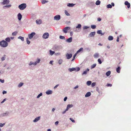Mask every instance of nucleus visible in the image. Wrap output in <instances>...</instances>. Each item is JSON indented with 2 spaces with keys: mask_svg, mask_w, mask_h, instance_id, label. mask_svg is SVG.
I'll return each instance as SVG.
<instances>
[{
  "mask_svg": "<svg viewBox=\"0 0 131 131\" xmlns=\"http://www.w3.org/2000/svg\"><path fill=\"white\" fill-rule=\"evenodd\" d=\"M4 57H2L1 58V60L2 61H3L5 60V57L6 56V55H4Z\"/></svg>",
  "mask_w": 131,
  "mask_h": 131,
  "instance_id": "obj_33",
  "label": "nucleus"
},
{
  "mask_svg": "<svg viewBox=\"0 0 131 131\" xmlns=\"http://www.w3.org/2000/svg\"><path fill=\"white\" fill-rule=\"evenodd\" d=\"M50 54L52 55L54 53V52L53 51H52L51 50H50Z\"/></svg>",
  "mask_w": 131,
  "mask_h": 131,
  "instance_id": "obj_34",
  "label": "nucleus"
},
{
  "mask_svg": "<svg viewBox=\"0 0 131 131\" xmlns=\"http://www.w3.org/2000/svg\"><path fill=\"white\" fill-rule=\"evenodd\" d=\"M74 5V4L73 3H68L67 4V6H68L69 7H72Z\"/></svg>",
  "mask_w": 131,
  "mask_h": 131,
  "instance_id": "obj_21",
  "label": "nucleus"
},
{
  "mask_svg": "<svg viewBox=\"0 0 131 131\" xmlns=\"http://www.w3.org/2000/svg\"><path fill=\"white\" fill-rule=\"evenodd\" d=\"M97 33L99 34H101L102 35H103V34L101 30H99L97 31Z\"/></svg>",
  "mask_w": 131,
  "mask_h": 131,
  "instance_id": "obj_23",
  "label": "nucleus"
},
{
  "mask_svg": "<svg viewBox=\"0 0 131 131\" xmlns=\"http://www.w3.org/2000/svg\"><path fill=\"white\" fill-rule=\"evenodd\" d=\"M67 99V97H65L64 99V101H65Z\"/></svg>",
  "mask_w": 131,
  "mask_h": 131,
  "instance_id": "obj_59",
  "label": "nucleus"
},
{
  "mask_svg": "<svg viewBox=\"0 0 131 131\" xmlns=\"http://www.w3.org/2000/svg\"><path fill=\"white\" fill-rule=\"evenodd\" d=\"M96 66V63L94 64L93 65H92L91 67V69H92L94 68H95Z\"/></svg>",
  "mask_w": 131,
  "mask_h": 131,
  "instance_id": "obj_29",
  "label": "nucleus"
},
{
  "mask_svg": "<svg viewBox=\"0 0 131 131\" xmlns=\"http://www.w3.org/2000/svg\"><path fill=\"white\" fill-rule=\"evenodd\" d=\"M95 85H96V83L93 82L92 83L91 86L92 87H93L94 86H95Z\"/></svg>",
  "mask_w": 131,
  "mask_h": 131,
  "instance_id": "obj_45",
  "label": "nucleus"
},
{
  "mask_svg": "<svg viewBox=\"0 0 131 131\" xmlns=\"http://www.w3.org/2000/svg\"><path fill=\"white\" fill-rule=\"evenodd\" d=\"M125 4L127 6V7L129 8L130 7V4L128 1H126L125 2Z\"/></svg>",
  "mask_w": 131,
  "mask_h": 131,
  "instance_id": "obj_11",
  "label": "nucleus"
},
{
  "mask_svg": "<svg viewBox=\"0 0 131 131\" xmlns=\"http://www.w3.org/2000/svg\"><path fill=\"white\" fill-rule=\"evenodd\" d=\"M120 69H121V68L119 66L118 67V68H116V71L118 73H120Z\"/></svg>",
  "mask_w": 131,
  "mask_h": 131,
  "instance_id": "obj_20",
  "label": "nucleus"
},
{
  "mask_svg": "<svg viewBox=\"0 0 131 131\" xmlns=\"http://www.w3.org/2000/svg\"><path fill=\"white\" fill-rule=\"evenodd\" d=\"M89 71V69H87L86 70H85V71H84L82 73V75H83L84 74H87V72Z\"/></svg>",
  "mask_w": 131,
  "mask_h": 131,
  "instance_id": "obj_17",
  "label": "nucleus"
},
{
  "mask_svg": "<svg viewBox=\"0 0 131 131\" xmlns=\"http://www.w3.org/2000/svg\"><path fill=\"white\" fill-rule=\"evenodd\" d=\"M60 15H57L54 17V19L56 20H59L60 19Z\"/></svg>",
  "mask_w": 131,
  "mask_h": 131,
  "instance_id": "obj_8",
  "label": "nucleus"
},
{
  "mask_svg": "<svg viewBox=\"0 0 131 131\" xmlns=\"http://www.w3.org/2000/svg\"><path fill=\"white\" fill-rule=\"evenodd\" d=\"M40 116L36 118L33 121L34 122H37L40 119Z\"/></svg>",
  "mask_w": 131,
  "mask_h": 131,
  "instance_id": "obj_14",
  "label": "nucleus"
},
{
  "mask_svg": "<svg viewBox=\"0 0 131 131\" xmlns=\"http://www.w3.org/2000/svg\"><path fill=\"white\" fill-rule=\"evenodd\" d=\"M59 38L60 39H65V37L62 36H59Z\"/></svg>",
  "mask_w": 131,
  "mask_h": 131,
  "instance_id": "obj_37",
  "label": "nucleus"
},
{
  "mask_svg": "<svg viewBox=\"0 0 131 131\" xmlns=\"http://www.w3.org/2000/svg\"><path fill=\"white\" fill-rule=\"evenodd\" d=\"M53 62V61H50L49 63H50V64H52V62Z\"/></svg>",
  "mask_w": 131,
  "mask_h": 131,
  "instance_id": "obj_64",
  "label": "nucleus"
},
{
  "mask_svg": "<svg viewBox=\"0 0 131 131\" xmlns=\"http://www.w3.org/2000/svg\"><path fill=\"white\" fill-rule=\"evenodd\" d=\"M62 62V59H60L58 61V63L60 64H61Z\"/></svg>",
  "mask_w": 131,
  "mask_h": 131,
  "instance_id": "obj_36",
  "label": "nucleus"
},
{
  "mask_svg": "<svg viewBox=\"0 0 131 131\" xmlns=\"http://www.w3.org/2000/svg\"><path fill=\"white\" fill-rule=\"evenodd\" d=\"M6 99H4V100L1 102V103H4V102L6 100Z\"/></svg>",
  "mask_w": 131,
  "mask_h": 131,
  "instance_id": "obj_60",
  "label": "nucleus"
},
{
  "mask_svg": "<svg viewBox=\"0 0 131 131\" xmlns=\"http://www.w3.org/2000/svg\"><path fill=\"white\" fill-rule=\"evenodd\" d=\"M36 22L37 24H40L42 23V21L40 20H37Z\"/></svg>",
  "mask_w": 131,
  "mask_h": 131,
  "instance_id": "obj_18",
  "label": "nucleus"
},
{
  "mask_svg": "<svg viewBox=\"0 0 131 131\" xmlns=\"http://www.w3.org/2000/svg\"><path fill=\"white\" fill-rule=\"evenodd\" d=\"M18 38L20 39L23 41H24V37H23L19 36L18 37Z\"/></svg>",
  "mask_w": 131,
  "mask_h": 131,
  "instance_id": "obj_38",
  "label": "nucleus"
},
{
  "mask_svg": "<svg viewBox=\"0 0 131 131\" xmlns=\"http://www.w3.org/2000/svg\"><path fill=\"white\" fill-rule=\"evenodd\" d=\"M36 34L35 32H32L31 34L28 35V37L29 39H31Z\"/></svg>",
  "mask_w": 131,
  "mask_h": 131,
  "instance_id": "obj_6",
  "label": "nucleus"
},
{
  "mask_svg": "<svg viewBox=\"0 0 131 131\" xmlns=\"http://www.w3.org/2000/svg\"><path fill=\"white\" fill-rule=\"evenodd\" d=\"M5 125V124H2L1 123H0V126L1 127H3Z\"/></svg>",
  "mask_w": 131,
  "mask_h": 131,
  "instance_id": "obj_52",
  "label": "nucleus"
},
{
  "mask_svg": "<svg viewBox=\"0 0 131 131\" xmlns=\"http://www.w3.org/2000/svg\"><path fill=\"white\" fill-rule=\"evenodd\" d=\"M17 33V32L16 31H15L12 33V35L13 36H15Z\"/></svg>",
  "mask_w": 131,
  "mask_h": 131,
  "instance_id": "obj_42",
  "label": "nucleus"
},
{
  "mask_svg": "<svg viewBox=\"0 0 131 131\" xmlns=\"http://www.w3.org/2000/svg\"><path fill=\"white\" fill-rule=\"evenodd\" d=\"M5 40L7 42H9L10 41V39L9 37H7L5 39Z\"/></svg>",
  "mask_w": 131,
  "mask_h": 131,
  "instance_id": "obj_27",
  "label": "nucleus"
},
{
  "mask_svg": "<svg viewBox=\"0 0 131 131\" xmlns=\"http://www.w3.org/2000/svg\"><path fill=\"white\" fill-rule=\"evenodd\" d=\"M59 123V122L58 121H56L55 122V125H58Z\"/></svg>",
  "mask_w": 131,
  "mask_h": 131,
  "instance_id": "obj_57",
  "label": "nucleus"
},
{
  "mask_svg": "<svg viewBox=\"0 0 131 131\" xmlns=\"http://www.w3.org/2000/svg\"><path fill=\"white\" fill-rule=\"evenodd\" d=\"M100 1L98 0L96 2V4L97 5H99L100 4Z\"/></svg>",
  "mask_w": 131,
  "mask_h": 131,
  "instance_id": "obj_32",
  "label": "nucleus"
},
{
  "mask_svg": "<svg viewBox=\"0 0 131 131\" xmlns=\"http://www.w3.org/2000/svg\"><path fill=\"white\" fill-rule=\"evenodd\" d=\"M73 106V105L72 104H68L67 106L66 110H68V109L70 107H71Z\"/></svg>",
  "mask_w": 131,
  "mask_h": 131,
  "instance_id": "obj_13",
  "label": "nucleus"
},
{
  "mask_svg": "<svg viewBox=\"0 0 131 131\" xmlns=\"http://www.w3.org/2000/svg\"><path fill=\"white\" fill-rule=\"evenodd\" d=\"M91 95V93L90 92H88L85 95V96L86 97H88L90 96Z\"/></svg>",
  "mask_w": 131,
  "mask_h": 131,
  "instance_id": "obj_19",
  "label": "nucleus"
},
{
  "mask_svg": "<svg viewBox=\"0 0 131 131\" xmlns=\"http://www.w3.org/2000/svg\"><path fill=\"white\" fill-rule=\"evenodd\" d=\"M69 70L70 72H71L74 71H75L76 70V68H70L69 69Z\"/></svg>",
  "mask_w": 131,
  "mask_h": 131,
  "instance_id": "obj_24",
  "label": "nucleus"
},
{
  "mask_svg": "<svg viewBox=\"0 0 131 131\" xmlns=\"http://www.w3.org/2000/svg\"><path fill=\"white\" fill-rule=\"evenodd\" d=\"M49 35L48 33L46 32L43 34L42 37L43 38L47 39L49 37Z\"/></svg>",
  "mask_w": 131,
  "mask_h": 131,
  "instance_id": "obj_5",
  "label": "nucleus"
},
{
  "mask_svg": "<svg viewBox=\"0 0 131 131\" xmlns=\"http://www.w3.org/2000/svg\"><path fill=\"white\" fill-rule=\"evenodd\" d=\"M91 83V81H88L87 82L86 84L88 86L90 85Z\"/></svg>",
  "mask_w": 131,
  "mask_h": 131,
  "instance_id": "obj_28",
  "label": "nucleus"
},
{
  "mask_svg": "<svg viewBox=\"0 0 131 131\" xmlns=\"http://www.w3.org/2000/svg\"><path fill=\"white\" fill-rule=\"evenodd\" d=\"M27 43L29 44L30 43V41H29L28 39V38H27Z\"/></svg>",
  "mask_w": 131,
  "mask_h": 131,
  "instance_id": "obj_49",
  "label": "nucleus"
},
{
  "mask_svg": "<svg viewBox=\"0 0 131 131\" xmlns=\"http://www.w3.org/2000/svg\"><path fill=\"white\" fill-rule=\"evenodd\" d=\"M40 60L39 59H37V61H36V62H35L34 63H33V62H30V63H29V65H31L32 64H34V65H36L37 63H39L40 61Z\"/></svg>",
  "mask_w": 131,
  "mask_h": 131,
  "instance_id": "obj_3",
  "label": "nucleus"
},
{
  "mask_svg": "<svg viewBox=\"0 0 131 131\" xmlns=\"http://www.w3.org/2000/svg\"><path fill=\"white\" fill-rule=\"evenodd\" d=\"M23 84V83H20L18 85V87H20Z\"/></svg>",
  "mask_w": 131,
  "mask_h": 131,
  "instance_id": "obj_41",
  "label": "nucleus"
},
{
  "mask_svg": "<svg viewBox=\"0 0 131 131\" xmlns=\"http://www.w3.org/2000/svg\"><path fill=\"white\" fill-rule=\"evenodd\" d=\"M98 61L100 64H101L102 63V61L100 59H98Z\"/></svg>",
  "mask_w": 131,
  "mask_h": 131,
  "instance_id": "obj_46",
  "label": "nucleus"
},
{
  "mask_svg": "<svg viewBox=\"0 0 131 131\" xmlns=\"http://www.w3.org/2000/svg\"><path fill=\"white\" fill-rule=\"evenodd\" d=\"M116 41L117 42H118L119 41V38L118 36L117 37Z\"/></svg>",
  "mask_w": 131,
  "mask_h": 131,
  "instance_id": "obj_61",
  "label": "nucleus"
},
{
  "mask_svg": "<svg viewBox=\"0 0 131 131\" xmlns=\"http://www.w3.org/2000/svg\"><path fill=\"white\" fill-rule=\"evenodd\" d=\"M0 81L2 83H4V80H2L0 79Z\"/></svg>",
  "mask_w": 131,
  "mask_h": 131,
  "instance_id": "obj_53",
  "label": "nucleus"
},
{
  "mask_svg": "<svg viewBox=\"0 0 131 131\" xmlns=\"http://www.w3.org/2000/svg\"><path fill=\"white\" fill-rule=\"evenodd\" d=\"M95 34V32H91L89 35V37H91L94 36Z\"/></svg>",
  "mask_w": 131,
  "mask_h": 131,
  "instance_id": "obj_7",
  "label": "nucleus"
},
{
  "mask_svg": "<svg viewBox=\"0 0 131 131\" xmlns=\"http://www.w3.org/2000/svg\"><path fill=\"white\" fill-rule=\"evenodd\" d=\"M101 19L100 18H98L97 19V20L99 21H100L101 20Z\"/></svg>",
  "mask_w": 131,
  "mask_h": 131,
  "instance_id": "obj_62",
  "label": "nucleus"
},
{
  "mask_svg": "<svg viewBox=\"0 0 131 131\" xmlns=\"http://www.w3.org/2000/svg\"><path fill=\"white\" fill-rule=\"evenodd\" d=\"M66 41L67 42H71L72 41V37H71L67 39Z\"/></svg>",
  "mask_w": 131,
  "mask_h": 131,
  "instance_id": "obj_12",
  "label": "nucleus"
},
{
  "mask_svg": "<svg viewBox=\"0 0 131 131\" xmlns=\"http://www.w3.org/2000/svg\"><path fill=\"white\" fill-rule=\"evenodd\" d=\"M65 14H66V15L68 16H69L70 15V14L66 10H65Z\"/></svg>",
  "mask_w": 131,
  "mask_h": 131,
  "instance_id": "obj_35",
  "label": "nucleus"
},
{
  "mask_svg": "<svg viewBox=\"0 0 131 131\" xmlns=\"http://www.w3.org/2000/svg\"><path fill=\"white\" fill-rule=\"evenodd\" d=\"M81 27V25L80 24H78L77 26L76 27L77 28H80Z\"/></svg>",
  "mask_w": 131,
  "mask_h": 131,
  "instance_id": "obj_47",
  "label": "nucleus"
},
{
  "mask_svg": "<svg viewBox=\"0 0 131 131\" xmlns=\"http://www.w3.org/2000/svg\"><path fill=\"white\" fill-rule=\"evenodd\" d=\"M8 45V42L4 40L0 42V46L3 47H6Z\"/></svg>",
  "mask_w": 131,
  "mask_h": 131,
  "instance_id": "obj_1",
  "label": "nucleus"
},
{
  "mask_svg": "<svg viewBox=\"0 0 131 131\" xmlns=\"http://www.w3.org/2000/svg\"><path fill=\"white\" fill-rule=\"evenodd\" d=\"M83 48H81L79 50H78L77 52V53L80 52V51L83 50Z\"/></svg>",
  "mask_w": 131,
  "mask_h": 131,
  "instance_id": "obj_40",
  "label": "nucleus"
},
{
  "mask_svg": "<svg viewBox=\"0 0 131 131\" xmlns=\"http://www.w3.org/2000/svg\"><path fill=\"white\" fill-rule=\"evenodd\" d=\"M26 7V5L25 3H23L18 6L19 8L21 10H23Z\"/></svg>",
  "mask_w": 131,
  "mask_h": 131,
  "instance_id": "obj_2",
  "label": "nucleus"
},
{
  "mask_svg": "<svg viewBox=\"0 0 131 131\" xmlns=\"http://www.w3.org/2000/svg\"><path fill=\"white\" fill-rule=\"evenodd\" d=\"M70 34L71 36H72L73 35V32L72 31L70 32Z\"/></svg>",
  "mask_w": 131,
  "mask_h": 131,
  "instance_id": "obj_63",
  "label": "nucleus"
},
{
  "mask_svg": "<svg viewBox=\"0 0 131 131\" xmlns=\"http://www.w3.org/2000/svg\"><path fill=\"white\" fill-rule=\"evenodd\" d=\"M70 29V27H67L64 28L62 30L63 32L65 33H66L67 32V30H69Z\"/></svg>",
  "mask_w": 131,
  "mask_h": 131,
  "instance_id": "obj_4",
  "label": "nucleus"
},
{
  "mask_svg": "<svg viewBox=\"0 0 131 131\" xmlns=\"http://www.w3.org/2000/svg\"><path fill=\"white\" fill-rule=\"evenodd\" d=\"M42 95V93H40L39 94L38 96H37V98H39L40 96H41Z\"/></svg>",
  "mask_w": 131,
  "mask_h": 131,
  "instance_id": "obj_44",
  "label": "nucleus"
},
{
  "mask_svg": "<svg viewBox=\"0 0 131 131\" xmlns=\"http://www.w3.org/2000/svg\"><path fill=\"white\" fill-rule=\"evenodd\" d=\"M3 1L2 3L3 5L7 4L9 3V1L8 0H3Z\"/></svg>",
  "mask_w": 131,
  "mask_h": 131,
  "instance_id": "obj_10",
  "label": "nucleus"
},
{
  "mask_svg": "<svg viewBox=\"0 0 131 131\" xmlns=\"http://www.w3.org/2000/svg\"><path fill=\"white\" fill-rule=\"evenodd\" d=\"M107 86H111L112 85L110 84H107Z\"/></svg>",
  "mask_w": 131,
  "mask_h": 131,
  "instance_id": "obj_55",
  "label": "nucleus"
},
{
  "mask_svg": "<svg viewBox=\"0 0 131 131\" xmlns=\"http://www.w3.org/2000/svg\"><path fill=\"white\" fill-rule=\"evenodd\" d=\"M113 39V36H109L108 38V39L109 40H112Z\"/></svg>",
  "mask_w": 131,
  "mask_h": 131,
  "instance_id": "obj_22",
  "label": "nucleus"
},
{
  "mask_svg": "<svg viewBox=\"0 0 131 131\" xmlns=\"http://www.w3.org/2000/svg\"><path fill=\"white\" fill-rule=\"evenodd\" d=\"M96 26L94 25H92L91 26V27L92 29H95L96 28Z\"/></svg>",
  "mask_w": 131,
  "mask_h": 131,
  "instance_id": "obj_30",
  "label": "nucleus"
},
{
  "mask_svg": "<svg viewBox=\"0 0 131 131\" xmlns=\"http://www.w3.org/2000/svg\"><path fill=\"white\" fill-rule=\"evenodd\" d=\"M80 70V68L79 67H77L76 68V71H79Z\"/></svg>",
  "mask_w": 131,
  "mask_h": 131,
  "instance_id": "obj_51",
  "label": "nucleus"
},
{
  "mask_svg": "<svg viewBox=\"0 0 131 131\" xmlns=\"http://www.w3.org/2000/svg\"><path fill=\"white\" fill-rule=\"evenodd\" d=\"M11 5H6L5 6H4V7H7V8H9V7H11Z\"/></svg>",
  "mask_w": 131,
  "mask_h": 131,
  "instance_id": "obj_43",
  "label": "nucleus"
},
{
  "mask_svg": "<svg viewBox=\"0 0 131 131\" xmlns=\"http://www.w3.org/2000/svg\"><path fill=\"white\" fill-rule=\"evenodd\" d=\"M18 19L19 20H20L22 18V15H21V14L20 13H19L18 15Z\"/></svg>",
  "mask_w": 131,
  "mask_h": 131,
  "instance_id": "obj_15",
  "label": "nucleus"
},
{
  "mask_svg": "<svg viewBox=\"0 0 131 131\" xmlns=\"http://www.w3.org/2000/svg\"><path fill=\"white\" fill-rule=\"evenodd\" d=\"M66 56L67 59H69L70 58L72 57V54L71 53L69 54L68 53H67L66 54Z\"/></svg>",
  "mask_w": 131,
  "mask_h": 131,
  "instance_id": "obj_9",
  "label": "nucleus"
},
{
  "mask_svg": "<svg viewBox=\"0 0 131 131\" xmlns=\"http://www.w3.org/2000/svg\"><path fill=\"white\" fill-rule=\"evenodd\" d=\"M70 119L73 122H75V121L74 120L72 119V118H70Z\"/></svg>",
  "mask_w": 131,
  "mask_h": 131,
  "instance_id": "obj_56",
  "label": "nucleus"
},
{
  "mask_svg": "<svg viewBox=\"0 0 131 131\" xmlns=\"http://www.w3.org/2000/svg\"><path fill=\"white\" fill-rule=\"evenodd\" d=\"M59 85V84H57V85H56L54 87V89H56L57 87Z\"/></svg>",
  "mask_w": 131,
  "mask_h": 131,
  "instance_id": "obj_54",
  "label": "nucleus"
},
{
  "mask_svg": "<svg viewBox=\"0 0 131 131\" xmlns=\"http://www.w3.org/2000/svg\"><path fill=\"white\" fill-rule=\"evenodd\" d=\"M99 56V54L98 53H95L94 55V56L95 58H97Z\"/></svg>",
  "mask_w": 131,
  "mask_h": 131,
  "instance_id": "obj_26",
  "label": "nucleus"
},
{
  "mask_svg": "<svg viewBox=\"0 0 131 131\" xmlns=\"http://www.w3.org/2000/svg\"><path fill=\"white\" fill-rule=\"evenodd\" d=\"M112 7V5L111 4L108 5L107 6V8H111Z\"/></svg>",
  "mask_w": 131,
  "mask_h": 131,
  "instance_id": "obj_39",
  "label": "nucleus"
},
{
  "mask_svg": "<svg viewBox=\"0 0 131 131\" xmlns=\"http://www.w3.org/2000/svg\"><path fill=\"white\" fill-rule=\"evenodd\" d=\"M89 28V27H88V26H84V27H83V29H87Z\"/></svg>",
  "mask_w": 131,
  "mask_h": 131,
  "instance_id": "obj_48",
  "label": "nucleus"
},
{
  "mask_svg": "<svg viewBox=\"0 0 131 131\" xmlns=\"http://www.w3.org/2000/svg\"><path fill=\"white\" fill-rule=\"evenodd\" d=\"M52 93V91L51 90H48L46 92V93L48 95L51 94Z\"/></svg>",
  "mask_w": 131,
  "mask_h": 131,
  "instance_id": "obj_16",
  "label": "nucleus"
},
{
  "mask_svg": "<svg viewBox=\"0 0 131 131\" xmlns=\"http://www.w3.org/2000/svg\"><path fill=\"white\" fill-rule=\"evenodd\" d=\"M3 94H6V91H3Z\"/></svg>",
  "mask_w": 131,
  "mask_h": 131,
  "instance_id": "obj_58",
  "label": "nucleus"
},
{
  "mask_svg": "<svg viewBox=\"0 0 131 131\" xmlns=\"http://www.w3.org/2000/svg\"><path fill=\"white\" fill-rule=\"evenodd\" d=\"M111 72L110 71H108L106 73V75L107 76H109L111 74Z\"/></svg>",
  "mask_w": 131,
  "mask_h": 131,
  "instance_id": "obj_25",
  "label": "nucleus"
},
{
  "mask_svg": "<svg viewBox=\"0 0 131 131\" xmlns=\"http://www.w3.org/2000/svg\"><path fill=\"white\" fill-rule=\"evenodd\" d=\"M76 54H75L73 56V58L72 60V61H73V60H74V59H75V57H76Z\"/></svg>",
  "mask_w": 131,
  "mask_h": 131,
  "instance_id": "obj_50",
  "label": "nucleus"
},
{
  "mask_svg": "<svg viewBox=\"0 0 131 131\" xmlns=\"http://www.w3.org/2000/svg\"><path fill=\"white\" fill-rule=\"evenodd\" d=\"M48 2V1H47L45 0H43L41 1V3L42 4H44Z\"/></svg>",
  "mask_w": 131,
  "mask_h": 131,
  "instance_id": "obj_31",
  "label": "nucleus"
}]
</instances>
